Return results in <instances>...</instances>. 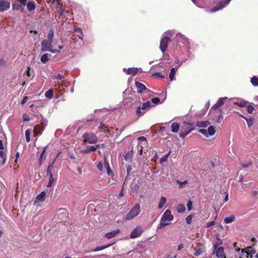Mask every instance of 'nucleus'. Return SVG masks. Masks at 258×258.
<instances>
[{
	"instance_id": "1",
	"label": "nucleus",
	"mask_w": 258,
	"mask_h": 258,
	"mask_svg": "<svg viewBox=\"0 0 258 258\" xmlns=\"http://www.w3.org/2000/svg\"><path fill=\"white\" fill-rule=\"evenodd\" d=\"M140 212V206L139 204H136L131 211L126 214L125 220L126 221L131 220L137 216Z\"/></svg>"
},
{
	"instance_id": "2",
	"label": "nucleus",
	"mask_w": 258,
	"mask_h": 258,
	"mask_svg": "<svg viewBox=\"0 0 258 258\" xmlns=\"http://www.w3.org/2000/svg\"><path fill=\"white\" fill-rule=\"evenodd\" d=\"M82 139L85 143L95 144L98 141L97 136L93 133H84L82 135Z\"/></svg>"
},
{
	"instance_id": "3",
	"label": "nucleus",
	"mask_w": 258,
	"mask_h": 258,
	"mask_svg": "<svg viewBox=\"0 0 258 258\" xmlns=\"http://www.w3.org/2000/svg\"><path fill=\"white\" fill-rule=\"evenodd\" d=\"M194 129V127H190V124L184 123L180 130L179 136L182 138H184Z\"/></svg>"
},
{
	"instance_id": "4",
	"label": "nucleus",
	"mask_w": 258,
	"mask_h": 258,
	"mask_svg": "<svg viewBox=\"0 0 258 258\" xmlns=\"http://www.w3.org/2000/svg\"><path fill=\"white\" fill-rule=\"evenodd\" d=\"M170 40V38L167 36H165L161 39L160 42V49L163 53L166 51L168 44Z\"/></svg>"
},
{
	"instance_id": "5",
	"label": "nucleus",
	"mask_w": 258,
	"mask_h": 258,
	"mask_svg": "<svg viewBox=\"0 0 258 258\" xmlns=\"http://www.w3.org/2000/svg\"><path fill=\"white\" fill-rule=\"evenodd\" d=\"M151 105V103L149 101H148L144 103L142 105V107H138L136 110V114L137 116H141L145 113L144 111L146 109L150 107Z\"/></svg>"
},
{
	"instance_id": "6",
	"label": "nucleus",
	"mask_w": 258,
	"mask_h": 258,
	"mask_svg": "<svg viewBox=\"0 0 258 258\" xmlns=\"http://www.w3.org/2000/svg\"><path fill=\"white\" fill-rule=\"evenodd\" d=\"M231 0H224L220 2L217 6L213 7L210 10L211 12H217L223 8H224L227 5H228Z\"/></svg>"
},
{
	"instance_id": "7",
	"label": "nucleus",
	"mask_w": 258,
	"mask_h": 258,
	"mask_svg": "<svg viewBox=\"0 0 258 258\" xmlns=\"http://www.w3.org/2000/svg\"><path fill=\"white\" fill-rule=\"evenodd\" d=\"M143 232V229L141 226L137 227L131 233V238L134 239L140 237Z\"/></svg>"
},
{
	"instance_id": "8",
	"label": "nucleus",
	"mask_w": 258,
	"mask_h": 258,
	"mask_svg": "<svg viewBox=\"0 0 258 258\" xmlns=\"http://www.w3.org/2000/svg\"><path fill=\"white\" fill-rule=\"evenodd\" d=\"M52 42L48 41L46 39L43 40L41 42V50L42 52L47 51L50 50L51 47Z\"/></svg>"
},
{
	"instance_id": "9",
	"label": "nucleus",
	"mask_w": 258,
	"mask_h": 258,
	"mask_svg": "<svg viewBox=\"0 0 258 258\" xmlns=\"http://www.w3.org/2000/svg\"><path fill=\"white\" fill-rule=\"evenodd\" d=\"M173 216L171 214V212L169 210H167L164 213L161 219L163 221H171L173 219Z\"/></svg>"
},
{
	"instance_id": "10",
	"label": "nucleus",
	"mask_w": 258,
	"mask_h": 258,
	"mask_svg": "<svg viewBox=\"0 0 258 258\" xmlns=\"http://www.w3.org/2000/svg\"><path fill=\"white\" fill-rule=\"evenodd\" d=\"M10 7V2L6 0L0 1V12L7 11Z\"/></svg>"
},
{
	"instance_id": "11",
	"label": "nucleus",
	"mask_w": 258,
	"mask_h": 258,
	"mask_svg": "<svg viewBox=\"0 0 258 258\" xmlns=\"http://www.w3.org/2000/svg\"><path fill=\"white\" fill-rule=\"evenodd\" d=\"M215 248L217 249L216 250V256L218 258H226V256L224 253V248L223 247H219L217 248V246H215Z\"/></svg>"
},
{
	"instance_id": "12",
	"label": "nucleus",
	"mask_w": 258,
	"mask_h": 258,
	"mask_svg": "<svg viewBox=\"0 0 258 258\" xmlns=\"http://www.w3.org/2000/svg\"><path fill=\"white\" fill-rule=\"evenodd\" d=\"M135 85L137 88V91L140 94L143 93L144 90L149 91V90L147 89L146 87L141 83H140L139 82H136Z\"/></svg>"
},
{
	"instance_id": "13",
	"label": "nucleus",
	"mask_w": 258,
	"mask_h": 258,
	"mask_svg": "<svg viewBox=\"0 0 258 258\" xmlns=\"http://www.w3.org/2000/svg\"><path fill=\"white\" fill-rule=\"evenodd\" d=\"M61 4H62V3L60 0H52L50 7L53 11H55L57 7H58V6H60Z\"/></svg>"
},
{
	"instance_id": "14",
	"label": "nucleus",
	"mask_w": 258,
	"mask_h": 258,
	"mask_svg": "<svg viewBox=\"0 0 258 258\" xmlns=\"http://www.w3.org/2000/svg\"><path fill=\"white\" fill-rule=\"evenodd\" d=\"M242 252H245L247 254L246 257L249 258V255H252L256 253V250L252 248L251 246H248L246 248V250H245L244 249H242Z\"/></svg>"
},
{
	"instance_id": "15",
	"label": "nucleus",
	"mask_w": 258,
	"mask_h": 258,
	"mask_svg": "<svg viewBox=\"0 0 258 258\" xmlns=\"http://www.w3.org/2000/svg\"><path fill=\"white\" fill-rule=\"evenodd\" d=\"M119 232L120 231L119 230L112 231L110 232H108V233H106L105 236L107 239H110V238L115 237L116 235L118 233H119Z\"/></svg>"
},
{
	"instance_id": "16",
	"label": "nucleus",
	"mask_w": 258,
	"mask_h": 258,
	"mask_svg": "<svg viewBox=\"0 0 258 258\" xmlns=\"http://www.w3.org/2000/svg\"><path fill=\"white\" fill-rule=\"evenodd\" d=\"M55 162V160H53V161L48 165V166L47 168V170H46L47 174L48 175L53 174L52 170L54 168V164Z\"/></svg>"
},
{
	"instance_id": "17",
	"label": "nucleus",
	"mask_w": 258,
	"mask_h": 258,
	"mask_svg": "<svg viewBox=\"0 0 258 258\" xmlns=\"http://www.w3.org/2000/svg\"><path fill=\"white\" fill-rule=\"evenodd\" d=\"M179 124L176 122H173L171 124V132L173 133H177L179 130Z\"/></svg>"
},
{
	"instance_id": "18",
	"label": "nucleus",
	"mask_w": 258,
	"mask_h": 258,
	"mask_svg": "<svg viewBox=\"0 0 258 258\" xmlns=\"http://www.w3.org/2000/svg\"><path fill=\"white\" fill-rule=\"evenodd\" d=\"M27 8L29 11H32L36 8V6L34 2L29 1L27 3Z\"/></svg>"
},
{
	"instance_id": "19",
	"label": "nucleus",
	"mask_w": 258,
	"mask_h": 258,
	"mask_svg": "<svg viewBox=\"0 0 258 258\" xmlns=\"http://www.w3.org/2000/svg\"><path fill=\"white\" fill-rule=\"evenodd\" d=\"M45 192L44 191H41L38 195L37 196L36 198V202H43L45 200Z\"/></svg>"
},
{
	"instance_id": "20",
	"label": "nucleus",
	"mask_w": 258,
	"mask_h": 258,
	"mask_svg": "<svg viewBox=\"0 0 258 258\" xmlns=\"http://www.w3.org/2000/svg\"><path fill=\"white\" fill-rule=\"evenodd\" d=\"M169 222L167 221H163L162 219L160 220V223L157 226V229H162L166 226L169 225Z\"/></svg>"
},
{
	"instance_id": "21",
	"label": "nucleus",
	"mask_w": 258,
	"mask_h": 258,
	"mask_svg": "<svg viewBox=\"0 0 258 258\" xmlns=\"http://www.w3.org/2000/svg\"><path fill=\"white\" fill-rule=\"evenodd\" d=\"M114 243H113L114 244ZM113 244V243H110L105 245H101V246H97L95 248H94L93 250H92V251H98L99 250H101L102 249H105L106 248H108L111 246Z\"/></svg>"
},
{
	"instance_id": "22",
	"label": "nucleus",
	"mask_w": 258,
	"mask_h": 258,
	"mask_svg": "<svg viewBox=\"0 0 258 258\" xmlns=\"http://www.w3.org/2000/svg\"><path fill=\"white\" fill-rule=\"evenodd\" d=\"M43 129V127L35 126L33 130L34 136L36 137L39 134H41L42 131Z\"/></svg>"
},
{
	"instance_id": "23",
	"label": "nucleus",
	"mask_w": 258,
	"mask_h": 258,
	"mask_svg": "<svg viewBox=\"0 0 258 258\" xmlns=\"http://www.w3.org/2000/svg\"><path fill=\"white\" fill-rule=\"evenodd\" d=\"M51 56V54H48V53H45L44 54H43L42 55V56L40 58V60L43 63H46L49 59H48V57H50Z\"/></svg>"
},
{
	"instance_id": "24",
	"label": "nucleus",
	"mask_w": 258,
	"mask_h": 258,
	"mask_svg": "<svg viewBox=\"0 0 258 258\" xmlns=\"http://www.w3.org/2000/svg\"><path fill=\"white\" fill-rule=\"evenodd\" d=\"M100 130H103L104 133H109L110 132V129L108 128V126H106L105 124H104L102 122H101L100 124V126L99 127Z\"/></svg>"
},
{
	"instance_id": "25",
	"label": "nucleus",
	"mask_w": 258,
	"mask_h": 258,
	"mask_svg": "<svg viewBox=\"0 0 258 258\" xmlns=\"http://www.w3.org/2000/svg\"><path fill=\"white\" fill-rule=\"evenodd\" d=\"M13 10L14 11H22L23 10V8L21 4H19L18 3H14L12 5Z\"/></svg>"
},
{
	"instance_id": "26",
	"label": "nucleus",
	"mask_w": 258,
	"mask_h": 258,
	"mask_svg": "<svg viewBox=\"0 0 258 258\" xmlns=\"http://www.w3.org/2000/svg\"><path fill=\"white\" fill-rule=\"evenodd\" d=\"M209 124H210V122L209 121H198L197 122L196 125L197 126L202 127H206Z\"/></svg>"
},
{
	"instance_id": "27",
	"label": "nucleus",
	"mask_w": 258,
	"mask_h": 258,
	"mask_svg": "<svg viewBox=\"0 0 258 258\" xmlns=\"http://www.w3.org/2000/svg\"><path fill=\"white\" fill-rule=\"evenodd\" d=\"M138 70L137 68H128L127 71V73L128 75H135L137 74Z\"/></svg>"
},
{
	"instance_id": "28",
	"label": "nucleus",
	"mask_w": 258,
	"mask_h": 258,
	"mask_svg": "<svg viewBox=\"0 0 258 258\" xmlns=\"http://www.w3.org/2000/svg\"><path fill=\"white\" fill-rule=\"evenodd\" d=\"M73 32L79 33V34L78 35V37L81 40H82L83 39L84 35L83 34L81 28H75V29H74Z\"/></svg>"
},
{
	"instance_id": "29",
	"label": "nucleus",
	"mask_w": 258,
	"mask_h": 258,
	"mask_svg": "<svg viewBox=\"0 0 258 258\" xmlns=\"http://www.w3.org/2000/svg\"><path fill=\"white\" fill-rule=\"evenodd\" d=\"M234 104L237 105L239 107H244L247 105V102L244 100H240L239 101L234 102Z\"/></svg>"
},
{
	"instance_id": "30",
	"label": "nucleus",
	"mask_w": 258,
	"mask_h": 258,
	"mask_svg": "<svg viewBox=\"0 0 258 258\" xmlns=\"http://www.w3.org/2000/svg\"><path fill=\"white\" fill-rule=\"evenodd\" d=\"M207 131L208 136H213L215 133V128L213 126H210L209 127Z\"/></svg>"
},
{
	"instance_id": "31",
	"label": "nucleus",
	"mask_w": 258,
	"mask_h": 258,
	"mask_svg": "<svg viewBox=\"0 0 258 258\" xmlns=\"http://www.w3.org/2000/svg\"><path fill=\"white\" fill-rule=\"evenodd\" d=\"M235 216L232 215L229 217H227L224 219V222L225 223H230L235 220Z\"/></svg>"
},
{
	"instance_id": "32",
	"label": "nucleus",
	"mask_w": 258,
	"mask_h": 258,
	"mask_svg": "<svg viewBox=\"0 0 258 258\" xmlns=\"http://www.w3.org/2000/svg\"><path fill=\"white\" fill-rule=\"evenodd\" d=\"M46 151V148L43 149L42 153L40 154V157H39V164L40 165H41L43 161L45 160L46 156H44V153Z\"/></svg>"
},
{
	"instance_id": "33",
	"label": "nucleus",
	"mask_w": 258,
	"mask_h": 258,
	"mask_svg": "<svg viewBox=\"0 0 258 258\" xmlns=\"http://www.w3.org/2000/svg\"><path fill=\"white\" fill-rule=\"evenodd\" d=\"M48 176H49V181L47 183V186L49 187H51L52 186V184L54 183L55 179L53 177V174L49 175Z\"/></svg>"
},
{
	"instance_id": "34",
	"label": "nucleus",
	"mask_w": 258,
	"mask_h": 258,
	"mask_svg": "<svg viewBox=\"0 0 258 258\" xmlns=\"http://www.w3.org/2000/svg\"><path fill=\"white\" fill-rule=\"evenodd\" d=\"M45 95L46 98L48 99H51L53 95V91L52 89H50L47 91L45 93Z\"/></svg>"
},
{
	"instance_id": "35",
	"label": "nucleus",
	"mask_w": 258,
	"mask_h": 258,
	"mask_svg": "<svg viewBox=\"0 0 258 258\" xmlns=\"http://www.w3.org/2000/svg\"><path fill=\"white\" fill-rule=\"evenodd\" d=\"M175 69L174 68H172L170 70V72L169 75V78L171 81H173L174 79V77L175 75Z\"/></svg>"
},
{
	"instance_id": "36",
	"label": "nucleus",
	"mask_w": 258,
	"mask_h": 258,
	"mask_svg": "<svg viewBox=\"0 0 258 258\" xmlns=\"http://www.w3.org/2000/svg\"><path fill=\"white\" fill-rule=\"evenodd\" d=\"M96 150V147L93 146H88L87 147V149L84 152V153H88L91 152H95Z\"/></svg>"
},
{
	"instance_id": "37",
	"label": "nucleus",
	"mask_w": 258,
	"mask_h": 258,
	"mask_svg": "<svg viewBox=\"0 0 258 258\" xmlns=\"http://www.w3.org/2000/svg\"><path fill=\"white\" fill-rule=\"evenodd\" d=\"M241 117H242L243 118H245V119L246 120V122H247V125L249 127L251 126L252 124H253V120H254V118H246L245 117H244L242 115H240Z\"/></svg>"
},
{
	"instance_id": "38",
	"label": "nucleus",
	"mask_w": 258,
	"mask_h": 258,
	"mask_svg": "<svg viewBox=\"0 0 258 258\" xmlns=\"http://www.w3.org/2000/svg\"><path fill=\"white\" fill-rule=\"evenodd\" d=\"M205 251L202 248H198L197 249H195V252L194 253V255L196 256H199L201 254H202Z\"/></svg>"
},
{
	"instance_id": "39",
	"label": "nucleus",
	"mask_w": 258,
	"mask_h": 258,
	"mask_svg": "<svg viewBox=\"0 0 258 258\" xmlns=\"http://www.w3.org/2000/svg\"><path fill=\"white\" fill-rule=\"evenodd\" d=\"M166 199L164 197H162L161 198L160 201L159 203V205H158L159 209H161L163 207L164 204L166 203Z\"/></svg>"
},
{
	"instance_id": "40",
	"label": "nucleus",
	"mask_w": 258,
	"mask_h": 258,
	"mask_svg": "<svg viewBox=\"0 0 258 258\" xmlns=\"http://www.w3.org/2000/svg\"><path fill=\"white\" fill-rule=\"evenodd\" d=\"M104 165L105 166V168L107 169V172L108 175H110V173H112L111 169L109 167L108 162L106 161V159H104Z\"/></svg>"
},
{
	"instance_id": "41",
	"label": "nucleus",
	"mask_w": 258,
	"mask_h": 258,
	"mask_svg": "<svg viewBox=\"0 0 258 258\" xmlns=\"http://www.w3.org/2000/svg\"><path fill=\"white\" fill-rule=\"evenodd\" d=\"M250 82L254 86H258V78L254 76L251 78Z\"/></svg>"
},
{
	"instance_id": "42",
	"label": "nucleus",
	"mask_w": 258,
	"mask_h": 258,
	"mask_svg": "<svg viewBox=\"0 0 258 258\" xmlns=\"http://www.w3.org/2000/svg\"><path fill=\"white\" fill-rule=\"evenodd\" d=\"M54 35V32L52 29H50L47 35V40L52 42V38Z\"/></svg>"
},
{
	"instance_id": "43",
	"label": "nucleus",
	"mask_w": 258,
	"mask_h": 258,
	"mask_svg": "<svg viewBox=\"0 0 258 258\" xmlns=\"http://www.w3.org/2000/svg\"><path fill=\"white\" fill-rule=\"evenodd\" d=\"M57 8L55 10V11L58 13L59 16H62L63 14V10L62 9V4H61L60 6H58Z\"/></svg>"
},
{
	"instance_id": "44",
	"label": "nucleus",
	"mask_w": 258,
	"mask_h": 258,
	"mask_svg": "<svg viewBox=\"0 0 258 258\" xmlns=\"http://www.w3.org/2000/svg\"><path fill=\"white\" fill-rule=\"evenodd\" d=\"M25 135L26 142L27 143H29L30 141V130L28 129L27 130L25 131Z\"/></svg>"
},
{
	"instance_id": "45",
	"label": "nucleus",
	"mask_w": 258,
	"mask_h": 258,
	"mask_svg": "<svg viewBox=\"0 0 258 258\" xmlns=\"http://www.w3.org/2000/svg\"><path fill=\"white\" fill-rule=\"evenodd\" d=\"M170 154V152H169L168 154H167L166 155L164 156L163 157L160 158V163H162L167 160L168 157L169 156Z\"/></svg>"
},
{
	"instance_id": "46",
	"label": "nucleus",
	"mask_w": 258,
	"mask_h": 258,
	"mask_svg": "<svg viewBox=\"0 0 258 258\" xmlns=\"http://www.w3.org/2000/svg\"><path fill=\"white\" fill-rule=\"evenodd\" d=\"M227 99V97L220 98L219 99V100L217 101V103L220 107L221 106H222V105L224 104V100H226Z\"/></svg>"
},
{
	"instance_id": "47",
	"label": "nucleus",
	"mask_w": 258,
	"mask_h": 258,
	"mask_svg": "<svg viewBox=\"0 0 258 258\" xmlns=\"http://www.w3.org/2000/svg\"><path fill=\"white\" fill-rule=\"evenodd\" d=\"M185 210V208L183 205L180 204L178 205V208L177 209V212L178 213H183V212H184Z\"/></svg>"
},
{
	"instance_id": "48",
	"label": "nucleus",
	"mask_w": 258,
	"mask_h": 258,
	"mask_svg": "<svg viewBox=\"0 0 258 258\" xmlns=\"http://www.w3.org/2000/svg\"><path fill=\"white\" fill-rule=\"evenodd\" d=\"M138 140L140 142H144V144H146L147 143V140L144 136L139 137L138 138Z\"/></svg>"
},
{
	"instance_id": "49",
	"label": "nucleus",
	"mask_w": 258,
	"mask_h": 258,
	"mask_svg": "<svg viewBox=\"0 0 258 258\" xmlns=\"http://www.w3.org/2000/svg\"><path fill=\"white\" fill-rule=\"evenodd\" d=\"M254 110V107L251 105H247V111L248 113H252L253 111Z\"/></svg>"
},
{
	"instance_id": "50",
	"label": "nucleus",
	"mask_w": 258,
	"mask_h": 258,
	"mask_svg": "<svg viewBox=\"0 0 258 258\" xmlns=\"http://www.w3.org/2000/svg\"><path fill=\"white\" fill-rule=\"evenodd\" d=\"M54 78L57 80H61L64 79V77L63 75L58 74L54 76Z\"/></svg>"
},
{
	"instance_id": "51",
	"label": "nucleus",
	"mask_w": 258,
	"mask_h": 258,
	"mask_svg": "<svg viewBox=\"0 0 258 258\" xmlns=\"http://www.w3.org/2000/svg\"><path fill=\"white\" fill-rule=\"evenodd\" d=\"M220 114L218 116V117L216 119V122L217 123H221L222 121V119H223V115L221 114L222 110L220 109Z\"/></svg>"
},
{
	"instance_id": "52",
	"label": "nucleus",
	"mask_w": 258,
	"mask_h": 258,
	"mask_svg": "<svg viewBox=\"0 0 258 258\" xmlns=\"http://www.w3.org/2000/svg\"><path fill=\"white\" fill-rule=\"evenodd\" d=\"M0 157L3 159V161L2 162V165H4L5 164L6 162V157L4 156V153L3 151H0Z\"/></svg>"
},
{
	"instance_id": "53",
	"label": "nucleus",
	"mask_w": 258,
	"mask_h": 258,
	"mask_svg": "<svg viewBox=\"0 0 258 258\" xmlns=\"http://www.w3.org/2000/svg\"><path fill=\"white\" fill-rule=\"evenodd\" d=\"M199 132L201 133L206 137H208V131L206 129H200L199 130Z\"/></svg>"
},
{
	"instance_id": "54",
	"label": "nucleus",
	"mask_w": 258,
	"mask_h": 258,
	"mask_svg": "<svg viewBox=\"0 0 258 258\" xmlns=\"http://www.w3.org/2000/svg\"><path fill=\"white\" fill-rule=\"evenodd\" d=\"M151 101L153 103L157 104L160 102V99L158 97H155V98L152 99Z\"/></svg>"
},
{
	"instance_id": "55",
	"label": "nucleus",
	"mask_w": 258,
	"mask_h": 258,
	"mask_svg": "<svg viewBox=\"0 0 258 258\" xmlns=\"http://www.w3.org/2000/svg\"><path fill=\"white\" fill-rule=\"evenodd\" d=\"M192 215H188L186 218V223L188 224H190L191 223V220H192Z\"/></svg>"
},
{
	"instance_id": "56",
	"label": "nucleus",
	"mask_w": 258,
	"mask_h": 258,
	"mask_svg": "<svg viewBox=\"0 0 258 258\" xmlns=\"http://www.w3.org/2000/svg\"><path fill=\"white\" fill-rule=\"evenodd\" d=\"M153 76L156 78H164V76L160 73H155L153 75Z\"/></svg>"
},
{
	"instance_id": "57",
	"label": "nucleus",
	"mask_w": 258,
	"mask_h": 258,
	"mask_svg": "<svg viewBox=\"0 0 258 258\" xmlns=\"http://www.w3.org/2000/svg\"><path fill=\"white\" fill-rule=\"evenodd\" d=\"M192 203L190 200H189L187 203V209L188 211H190L192 208Z\"/></svg>"
},
{
	"instance_id": "58",
	"label": "nucleus",
	"mask_w": 258,
	"mask_h": 258,
	"mask_svg": "<svg viewBox=\"0 0 258 258\" xmlns=\"http://www.w3.org/2000/svg\"><path fill=\"white\" fill-rule=\"evenodd\" d=\"M23 119L24 121H29L30 120V117L29 115H28L26 114H24L23 115Z\"/></svg>"
},
{
	"instance_id": "59",
	"label": "nucleus",
	"mask_w": 258,
	"mask_h": 258,
	"mask_svg": "<svg viewBox=\"0 0 258 258\" xmlns=\"http://www.w3.org/2000/svg\"><path fill=\"white\" fill-rule=\"evenodd\" d=\"M50 52L52 53H59L60 52V50L58 49H53L50 48V50H49Z\"/></svg>"
},
{
	"instance_id": "60",
	"label": "nucleus",
	"mask_w": 258,
	"mask_h": 258,
	"mask_svg": "<svg viewBox=\"0 0 258 258\" xmlns=\"http://www.w3.org/2000/svg\"><path fill=\"white\" fill-rule=\"evenodd\" d=\"M97 168H98V169L100 170V171H102V169H103V164L101 162H99L97 165Z\"/></svg>"
},
{
	"instance_id": "61",
	"label": "nucleus",
	"mask_w": 258,
	"mask_h": 258,
	"mask_svg": "<svg viewBox=\"0 0 258 258\" xmlns=\"http://www.w3.org/2000/svg\"><path fill=\"white\" fill-rule=\"evenodd\" d=\"M215 224V221H211L207 223V227H209L212 226H214Z\"/></svg>"
},
{
	"instance_id": "62",
	"label": "nucleus",
	"mask_w": 258,
	"mask_h": 258,
	"mask_svg": "<svg viewBox=\"0 0 258 258\" xmlns=\"http://www.w3.org/2000/svg\"><path fill=\"white\" fill-rule=\"evenodd\" d=\"M59 212L62 211V214L64 215V216L66 217L68 214L67 211L64 209H59L58 210Z\"/></svg>"
},
{
	"instance_id": "63",
	"label": "nucleus",
	"mask_w": 258,
	"mask_h": 258,
	"mask_svg": "<svg viewBox=\"0 0 258 258\" xmlns=\"http://www.w3.org/2000/svg\"><path fill=\"white\" fill-rule=\"evenodd\" d=\"M46 120L45 119H44V118H42L41 120H40V123L41 125H43V126H45V125H46ZM44 127V126H43Z\"/></svg>"
},
{
	"instance_id": "64",
	"label": "nucleus",
	"mask_w": 258,
	"mask_h": 258,
	"mask_svg": "<svg viewBox=\"0 0 258 258\" xmlns=\"http://www.w3.org/2000/svg\"><path fill=\"white\" fill-rule=\"evenodd\" d=\"M28 100V97L27 96H25L23 98L22 102H21V104L23 105V104H24Z\"/></svg>"
}]
</instances>
